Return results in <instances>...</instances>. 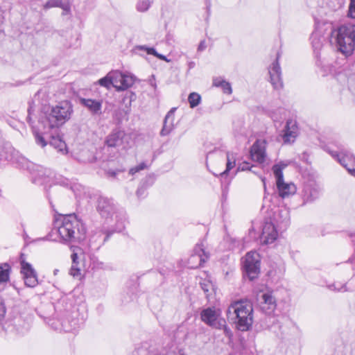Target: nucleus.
Returning <instances> with one entry per match:
<instances>
[{"label":"nucleus","instance_id":"obj_61","mask_svg":"<svg viewBox=\"0 0 355 355\" xmlns=\"http://www.w3.org/2000/svg\"><path fill=\"white\" fill-rule=\"evenodd\" d=\"M58 272V270L55 269L54 271H53V273L54 275H57V272Z\"/></svg>","mask_w":355,"mask_h":355},{"label":"nucleus","instance_id":"obj_51","mask_svg":"<svg viewBox=\"0 0 355 355\" xmlns=\"http://www.w3.org/2000/svg\"><path fill=\"white\" fill-rule=\"evenodd\" d=\"M352 98V101L355 104V90H347Z\"/></svg>","mask_w":355,"mask_h":355},{"label":"nucleus","instance_id":"obj_17","mask_svg":"<svg viewBox=\"0 0 355 355\" xmlns=\"http://www.w3.org/2000/svg\"><path fill=\"white\" fill-rule=\"evenodd\" d=\"M261 240L266 244L273 243L277 238L275 226L270 222H266L263 226Z\"/></svg>","mask_w":355,"mask_h":355},{"label":"nucleus","instance_id":"obj_10","mask_svg":"<svg viewBox=\"0 0 355 355\" xmlns=\"http://www.w3.org/2000/svg\"><path fill=\"white\" fill-rule=\"evenodd\" d=\"M21 274L27 287L34 288L38 284L37 275L32 265L24 260L20 261Z\"/></svg>","mask_w":355,"mask_h":355},{"label":"nucleus","instance_id":"obj_26","mask_svg":"<svg viewBox=\"0 0 355 355\" xmlns=\"http://www.w3.org/2000/svg\"><path fill=\"white\" fill-rule=\"evenodd\" d=\"M132 355H159L154 347H150L148 343H144L137 347ZM180 355H186L181 352Z\"/></svg>","mask_w":355,"mask_h":355},{"label":"nucleus","instance_id":"obj_47","mask_svg":"<svg viewBox=\"0 0 355 355\" xmlns=\"http://www.w3.org/2000/svg\"><path fill=\"white\" fill-rule=\"evenodd\" d=\"M207 48L206 42L205 40H202L198 46V52H202Z\"/></svg>","mask_w":355,"mask_h":355},{"label":"nucleus","instance_id":"obj_48","mask_svg":"<svg viewBox=\"0 0 355 355\" xmlns=\"http://www.w3.org/2000/svg\"><path fill=\"white\" fill-rule=\"evenodd\" d=\"M239 169L241 171L250 170V164L248 162H243L239 166Z\"/></svg>","mask_w":355,"mask_h":355},{"label":"nucleus","instance_id":"obj_15","mask_svg":"<svg viewBox=\"0 0 355 355\" xmlns=\"http://www.w3.org/2000/svg\"><path fill=\"white\" fill-rule=\"evenodd\" d=\"M209 258V254L205 250L203 244L197 243L193 248V254L189 259V263H192L194 261L198 260L199 263L197 266H192V268H198L202 266L208 259Z\"/></svg>","mask_w":355,"mask_h":355},{"label":"nucleus","instance_id":"obj_3","mask_svg":"<svg viewBox=\"0 0 355 355\" xmlns=\"http://www.w3.org/2000/svg\"><path fill=\"white\" fill-rule=\"evenodd\" d=\"M227 315L234 320L238 329L248 331L253 323L252 304L248 300L234 301L229 306Z\"/></svg>","mask_w":355,"mask_h":355},{"label":"nucleus","instance_id":"obj_35","mask_svg":"<svg viewBox=\"0 0 355 355\" xmlns=\"http://www.w3.org/2000/svg\"><path fill=\"white\" fill-rule=\"evenodd\" d=\"M42 105H46L49 102V95L47 90H38L34 96V101H40Z\"/></svg>","mask_w":355,"mask_h":355},{"label":"nucleus","instance_id":"obj_32","mask_svg":"<svg viewBox=\"0 0 355 355\" xmlns=\"http://www.w3.org/2000/svg\"><path fill=\"white\" fill-rule=\"evenodd\" d=\"M10 270L9 264L4 263L3 266H0V284L9 281Z\"/></svg>","mask_w":355,"mask_h":355},{"label":"nucleus","instance_id":"obj_1","mask_svg":"<svg viewBox=\"0 0 355 355\" xmlns=\"http://www.w3.org/2000/svg\"><path fill=\"white\" fill-rule=\"evenodd\" d=\"M55 227L63 243H76L84 240L86 228L75 214L60 215L55 218Z\"/></svg>","mask_w":355,"mask_h":355},{"label":"nucleus","instance_id":"obj_44","mask_svg":"<svg viewBox=\"0 0 355 355\" xmlns=\"http://www.w3.org/2000/svg\"><path fill=\"white\" fill-rule=\"evenodd\" d=\"M348 16L351 18L355 19V0H350Z\"/></svg>","mask_w":355,"mask_h":355},{"label":"nucleus","instance_id":"obj_33","mask_svg":"<svg viewBox=\"0 0 355 355\" xmlns=\"http://www.w3.org/2000/svg\"><path fill=\"white\" fill-rule=\"evenodd\" d=\"M212 85L215 87H221V89H232L231 84L222 77L214 78Z\"/></svg>","mask_w":355,"mask_h":355},{"label":"nucleus","instance_id":"obj_58","mask_svg":"<svg viewBox=\"0 0 355 355\" xmlns=\"http://www.w3.org/2000/svg\"><path fill=\"white\" fill-rule=\"evenodd\" d=\"M174 116H175V114L173 115V116L169 120V123H171V124H174Z\"/></svg>","mask_w":355,"mask_h":355},{"label":"nucleus","instance_id":"obj_25","mask_svg":"<svg viewBox=\"0 0 355 355\" xmlns=\"http://www.w3.org/2000/svg\"><path fill=\"white\" fill-rule=\"evenodd\" d=\"M177 107H172L166 114L163 122V127L160 131L161 136H166L171 133L174 128V124L169 123V120L175 114Z\"/></svg>","mask_w":355,"mask_h":355},{"label":"nucleus","instance_id":"obj_53","mask_svg":"<svg viewBox=\"0 0 355 355\" xmlns=\"http://www.w3.org/2000/svg\"><path fill=\"white\" fill-rule=\"evenodd\" d=\"M227 193H228L227 187H226L223 190V198H224L225 199H226V198H227Z\"/></svg>","mask_w":355,"mask_h":355},{"label":"nucleus","instance_id":"obj_28","mask_svg":"<svg viewBox=\"0 0 355 355\" xmlns=\"http://www.w3.org/2000/svg\"><path fill=\"white\" fill-rule=\"evenodd\" d=\"M72 264L70 268L69 274L73 277H78L81 275V268L78 261V256L76 252H73L71 256Z\"/></svg>","mask_w":355,"mask_h":355},{"label":"nucleus","instance_id":"obj_42","mask_svg":"<svg viewBox=\"0 0 355 355\" xmlns=\"http://www.w3.org/2000/svg\"><path fill=\"white\" fill-rule=\"evenodd\" d=\"M6 309L3 300L0 297V326L3 325V322L5 319Z\"/></svg>","mask_w":355,"mask_h":355},{"label":"nucleus","instance_id":"obj_30","mask_svg":"<svg viewBox=\"0 0 355 355\" xmlns=\"http://www.w3.org/2000/svg\"><path fill=\"white\" fill-rule=\"evenodd\" d=\"M62 325L65 331H71L78 327V322L74 318L70 320L69 318H66L62 321Z\"/></svg>","mask_w":355,"mask_h":355},{"label":"nucleus","instance_id":"obj_5","mask_svg":"<svg viewBox=\"0 0 355 355\" xmlns=\"http://www.w3.org/2000/svg\"><path fill=\"white\" fill-rule=\"evenodd\" d=\"M17 162L19 167L30 173L33 184L42 185L49 181L48 171L43 166L30 162L24 157H19Z\"/></svg>","mask_w":355,"mask_h":355},{"label":"nucleus","instance_id":"obj_60","mask_svg":"<svg viewBox=\"0 0 355 355\" xmlns=\"http://www.w3.org/2000/svg\"><path fill=\"white\" fill-rule=\"evenodd\" d=\"M21 85V82L18 83L15 86L19 87Z\"/></svg>","mask_w":355,"mask_h":355},{"label":"nucleus","instance_id":"obj_19","mask_svg":"<svg viewBox=\"0 0 355 355\" xmlns=\"http://www.w3.org/2000/svg\"><path fill=\"white\" fill-rule=\"evenodd\" d=\"M261 298L263 302H261V309L266 314L272 313L277 306L276 300L271 293H264Z\"/></svg>","mask_w":355,"mask_h":355},{"label":"nucleus","instance_id":"obj_9","mask_svg":"<svg viewBox=\"0 0 355 355\" xmlns=\"http://www.w3.org/2000/svg\"><path fill=\"white\" fill-rule=\"evenodd\" d=\"M97 211L104 218H109L114 215L118 218V212H116V205L111 198L104 196H100L97 200L96 205Z\"/></svg>","mask_w":355,"mask_h":355},{"label":"nucleus","instance_id":"obj_46","mask_svg":"<svg viewBox=\"0 0 355 355\" xmlns=\"http://www.w3.org/2000/svg\"><path fill=\"white\" fill-rule=\"evenodd\" d=\"M121 171H121V170L114 171V170H112V169H108V170L105 171V174L108 177L115 178L116 175H117V173L119 172H121Z\"/></svg>","mask_w":355,"mask_h":355},{"label":"nucleus","instance_id":"obj_20","mask_svg":"<svg viewBox=\"0 0 355 355\" xmlns=\"http://www.w3.org/2000/svg\"><path fill=\"white\" fill-rule=\"evenodd\" d=\"M125 137L124 131L114 129L106 138L105 143L109 147H117L122 145Z\"/></svg>","mask_w":355,"mask_h":355},{"label":"nucleus","instance_id":"obj_29","mask_svg":"<svg viewBox=\"0 0 355 355\" xmlns=\"http://www.w3.org/2000/svg\"><path fill=\"white\" fill-rule=\"evenodd\" d=\"M314 51H319L322 46L323 37L318 32H313L310 37Z\"/></svg>","mask_w":355,"mask_h":355},{"label":"nucleus","instance_id":"obj_43","mask_svg":"<svg viewBox=\"0 0 355 355\" xmlns=\"http://www.w3.org/2000/svg\"><path fill=\"white\" fill-rule=\"evenodd\" d=\"M146 167H147L146 164L144 162H142V163L139 164L138 166L131 168L129 171V173L130 175H134L136 173H137L141 170H144Z\"/></svg>","mask_w":355,"mask_h":355},{"label":"nucleus","instance_id":"obj_14","mask_svg":"<svg viewBox=\"0 0 355 355\" xmlns=\"http://www.w3.org/2000/svg\"><path fill=\"white\" fill-rule=\"evenodd\" d=\"M297 136V126L295 121L288 119L282 131L281 137L284 144L294 142Z\"/></svg>","mask_w":355,"mask_h":355},{"label":"nucleus","instance_id":"obj_18","mask_svg":"<svg viewBox=\"0 0 355 355\" xmlns=\"http://www.w3.org/2000/svg\"><path fill=\"white\" fill-rule=\"evenodd\" d=\"M250 155L252 159L263 163L265 161V141L257 140L250 148Z\"/></svg>","mask_w":355,"mask_h":355},{"label":"nucleus","instance_id":"obj_11","mask_svg":"<svg viewBox=\"0 0 355 355\" xmlns=\"http://www.w3.org/2000/svg\"><path fill=\"white\" fill-rule=\"evenodd\" d=\"M321 193L320 185L315 181H308L302 190L303 205L311 203L318 199Z\"/></svg>","mask_w":355,"mask_h":355},{"label":"nucleus","instance_id":"obj_41","mask_svg":"<svg viewBox=\"0 0 355 355\" xmlns=\"http://www.w3.org/2000/svg\"><path fill=\"white\" fill-rule=\"evenodd\" d=\"M150 6V0H139L137 9L141 12L146 11Z\"/></svg>","mask_w":355,"mask_h":355},{"label":"nucleus","instance_id":"obj_34","mask_svg":"<svg viewBox=\"0 0 355 355\" xmlns=\"http://www.w3.org/2000/svg\"><path fill=\"white\" fill-rule=\"evenodd\" d=\"M137 49H140V50H144L147 52L148 54L153 55L162 60L166 61V62L168 61L165 55L158 53L154 48L147 47L146 46H137Z\"/></svg>","mask_w":355,"mask_h":355},{"label":"nucleus","instance_id":"obj_4","mask_svg":"<svg viewBox=\"0 0 355 355\" xmlns=\"http://www.w3.org/2000/svg\"><path fill=\"white\" fill-rule=\"evenodd\" d=\"M330 42L345 56L351 55L355 47V26L345 24L332 29Z\"/></svg>","mask_w":355,"mask_h":355},{"label":"nucleus","instance_id":"obj_23","mask_svg":"<svg viewBox=\"0 0 355 355\" xmlns=\"http://www.w3.org/2000/svg\"><path fill=\"white\" fill-rule=\"evenodd\" d=\"M80 103L87 107L92 115H99L101 114V102L91 98H80Z\"/></svg>","mask_w":355,"mask_h":355},{"label":"nucleus","instance_id":"obj_27","mask_svg":"<svg viewBox=\"0 0 355 355\" xmlns=\"http://www.w3.org/2000/svg\"><path fill=\"white\" fill-rule=\"evenodd\" d=\"M55 7L61 8L63 10L62 15L68 14L70 12V6L68 3H63L62 0H49L44 5L45 10Z\"/></svg>","mask_w":355,"mask_h":355},{"label":"nucleus","instance_id":"obj_22","mask_svg":"<svg viewBox=\"0 0 355 355\" xmlns=\"http://www.w3.org/2000/svg\"><path fill=\"white\" fill-rule=\"evenodd\" d=\"M275 221L278 227L283 230L287 229L290 225V211L286 208L279 209L275 216Z\"/></svg>","mask_w":355,"mask_h":355},{"label":"nucleus","instance_id":"obj_56","mask_svg":"<svg viewBox=\"0 0 355 355\" xmlns=\"http://www.w3.org/2000/svg\"><path fill=\"white\" fill-rule=\"evenodd\" d=\"M196 64L194 62H189V69L193 68L195 67Z\"/></svg>","mask_w":355,"mask_h":355},{"label":"nucleus","instance_id":"obj_64","mask_svg":"<svg viewBox=\"0 0 355 355\" xmlns=\"http://www.w3.org/2000/svg\"><path fill=\"white\" fill-rule=\"evenodd\" d=\"M122 212H123V211H120V212H119V214H120V215H121V214H122Z\"/></svg>","mask_w":355,"mask_h":355},{"label":"nucleus","instance_id":"obj_38","mask_svg":"<svg viewBox=\"0 0 355 355\" xmlns=\"http://www.w3.org/2000/svg\"><path fill=\"white\" fill-rule=\"evenodd\" d=\"M327 288L333 291L337 292H346V291H352V289L348 288L346 284H341L340 283L336 282L327 286Z\"/></svg>","mask_w":355,"mask_h":355},{"label":"nucleus","instance_id":"obj_49","mask_svg":"<svg viewBox=\"0 0 355 355\" xmlns=\"http://www.w3.org/2000/svg\"><path fill=\"white\" fill-rule=\"evenodd\" d=\"M148 83H149V85L151 87L156 88L157 85H156L155 77L153 75L151 76V78H150L148 80Z\"/></svg>","mask_w":355,"mask_h":355},{"label":"nucleus","instance_id":"obj_7","mask_svg":"<svg viewBox=\"0 0 355 355\" xmlns=\"http://www.w3.org/2000/svg\"><path fill=\"white\" fill-rule=\"evenodd\" d=\"M112 86L114 89H129L137 83H146V80H141L133 73L125 71L112 70L110 71Z\"/></svg>","mask_w":355,"mask_h":355},{"label":"nucleus","instance_id":"obj_2","mask_svg":"<svg viewBox=\"0 0 355 355\" xmlns=\"http://www.w3.org/2000/svg\"><path fill=\"white\" fill-rule=\"evenodd\" d=\"M73 106L70 101H63L51 107L49 112L40 114L38 122L44 129L56 132L60 126L71 118Z\"/></svg>","mask_w":355,"mask_h":355},{"label":"nucleus","instance_id":"obj_16","mask_svg":"<svg viewBox=\"0 0 355 355\" xmlns=\"http://www.w3.org/2000/svg\"><path fill=\"white\" fill-rule=\"evenodd\" d=\"M51 132L49 136V144L56 149L58 152L62 154L67 153V147L65 141L62 139V137L59 135V129L55 132V130H51Z\"/></svg>","mask_w":355,"mask_h":355},{"label":"nucleus","instance_id":"obj_50","mask_svg":"<svg viewBox=\"0 0 355 355\" xmlns=\"http://www.w3.org/2000/svg\"><path fill=\"white\" fill-rule=\"evenodd\" d=\"M145 193V189L144 188H139L137 191V195L138 197L143 196Z\"/></svg>","mask_w":355,"mask_h":355},{"label":"nucleus","instance_id":"obj_52","mask_svg":"<svg viewBox=\"0 0 355 355\" xmlns=\"http://www.w3.org/2000/svg\"><path fill=\"white\" fill-rule=\"evenodd\" d=\"M3 21H4L3 12L0 8V26L3 23Z\"/></svg>","mask_w":355,"mask_h":355},{"label":"nucleus","instance_id":"obj_31","mask_svg":"<svg viewBox=\"0 0 355 355\" xmlns=\"http://www.w3.org/2000/svg\"><path fill=\"white\" fill-rule=\"evenodd\" d=\"M117 221L119 223V225L116 227L115 230H104L103 232V234H105V236L103 239V243L107 241L110 236L116 232H121L122 231L125 226H124V222L123 221V218H120L119 220H117Z\"/></svg>","mask_w":355,"mask_h":355},{"label":"nucleus","instance_id":"obj_21","mask_svg":"<svg viewBox=\"0 0 355 355\" xmlns=\"http://www.w3.org/2000/svg\"><path fill=\"white\" fill-rule=\"evenodd\" d=\"M41 127L38 129L33 128V135L35 137V143L42 148L45 147L48 144L47 139L51 131L48 128L44 129L43 125H40Z\"/></svg>","mask_w":355,"mask_h":355},{"label":"nucleus","instance_id":"obj_39","mask_svg":"<svg viewBox=\"0 0 355 355\" xmlns=\"http://www.w3.org/2000/svg\"><path fill=\"white\" fill-rule=\"evenodd\" d=\"M95 85H98L101 87L109 89L112 86V81L110 78V72L107 73L105 76L99 79L94 83Z\"/></svg>","mask_w":355,"mask_h":355},{"label":"nucleus","instance_id":"obj_62","mask_svg":"<svg viewBox=\"0 0 355 355\" xmlns=\"http://www.w3.org/2000/svg\"><path fill=\"white\" fill-rule=\"evenodd\" d=\"M42 239H43V240H49V238H48V236H46V237H45V238H43Z\"/></svg>","mask_w":355,"mask_h":355},{"label":"nucleus","instance_id":"obj_57","mask_svg":"<svg viewBox=\"0 0 355 355\" xmlns=\"http://www.w3.org/2000/svg\"><path fill=\"white\" fill-rule=\"evenodd\" d=\"M174 116H175V114L173 115V116L169 120V123H171V124H174Z\"/></svg>","mask_w":355,"mask_h":355},{"label":"nucleus","instance_id":"obj_36","mask_svg":"<svg viewBox=\"0 0 355 355\" xmlns=\"http://www.w3.org/2000/svg\"><path fill=\"white\" fill-rule=\"evenodd\" d=\"M200 288L204 291L207 297H209L210 295H211L212 291H214V286L212 283L209 280H203L200 283Z\"/></svg>","mask_w":355,"mask_h":355},{"label":"nucleus","instance_id":"obj_45","mask_svg":"<svg viewBox=\"0 0 355 355\" xmlns=\"http://www.w3.org/2000/svg\"><path fill=\"white\" fill-rule=\"evenodd\" d=\"M31 115H32V107L30 106L28 109V116L26 117V121L28 122V123L32 126L33 129V128H35L33 125V123L34 121H33L32 119V117H31Z\"/></svg>","mask_w":355,"mask_h":355},{"label":"nucleus","instance_id":"obj_24","mask_svg":"<svg viewBox=\"0 0 355 355\" xmlns=\"http://www.w3.org/2000/svg\"><path fill=\"white\" fill-rule=\"evenodd\" d=\"M329 154L331 155V156L334 158H336V159L338 161V162L345 167L347 171L352 175L355 176V168H349L348 166V164L347 161L349 160L352 158V156L347 155L344 151H340V153H337L336 151H329Z\"/></svg>","mask_w":355,"mask_h":355},{"label":"nucleus","instance_id":"obj_63","mask_svg":"<svg viewBox=\"0 0 355 355\" xmlns=\"http://www.w3.org/2000/svg\"><path fill=\"white\" fill-rule=\"evenodd\" d=\"M140 86H141V87H145V86H146V85H145V84H141V85H140Z\"/></svg>","mask_w":355,"mask_h":355},{"label":"nucleus","instance_id":"obj_6","mask_svg":"<svg viewBox=\"0 0 355 355\" xmlns=\"http://www.w3.org/2000/svg\"><path fill=\"white\" fill-rule=\"evenodd\" d=\"M288 166L287 164L281 162L272 166V171L276 178L277 189L279 196L282 198H288L296 192V187L293 183H286L284 180L283 169Z\"/></svg>","mask_w":355,"mask_h":355},{"label":"nucleus","instance_id":"obj_13","mask_svg":"<svg viewBox=\"0 0 355 355\" xmlns=\"http://www.w3.org/2000/svg\"><path fill=\"white\" fill-rule=\"evenodd\" d=\"M280 57L279 53H277L276 60L272 63L269 69V74L270 83L274 89H280L283 87V83L282 80V69L279 63Z\"/></svg>","mask_w":355,"mask_h":355},{"label":"nucleus","instance_id":"obj_55","mask_svg":"<svg viewBox=\"0 0 355 355\" xmlns=\"http://www.w3.org/2000/svg\"><path fill=\"white\" fill-rule=\"evenodd\" d=\"M64 302V300H62L61 302H58V303L56 304V306H55V309H56V310L59 309V310L61 311V309H60V305L61 302H62V303H63Z\"/></svg>","mask_w":355,"mask_h":355},{"label":"nucleus","instance_id":"obj_12","mask_svg":"<svg viewBox=\"0 0 355 355\" xmlns=\"http://www.w3.org/2000/svg\"><path fill=\"white\" fill-rule=\"evenodd\" d=\"M219 317V313L217 312L214 307H207L204 309L200 313V318L202 322L210 327L219 328L220 326H225V320L223 323L217 322Z\"/></svg>","mask_w":355,"mask_h":355},{"label":"nucleus","instance_id":"obj_8","mask_svg":"<svg viewBox=\"0 0 355 355\" xmlns=\"http://www.w3.org/2000/svg\"><path fill=\"white\" fill-rule=\"evenodd\" d=\"M260 256L257 252H248L243 263L244 277H248L250 281L257 278L260 273Z\"/></svg>","mask_w":355,"mask_h":355},{"label":"nucleus","instance_id":"obj_59","mask_svg":"<svg viewBox=\"0 0 355 355\" xmlns=\"http://www.w3.org/2000/svg\"><path fill=\"white\" fill-rule=\"evenodd\" d=\"M225 92H226L227 94H232V89H230V90H225Z\"/></svg>","mask_w":355,"mask_h":355},{"label":"nucleus","instance_id":"obj_37","mask_svg":"<svg viewBox=\"0 0 355 355\" xmlns=\"http://www.w3.org/2000/svg\"><path fill=\"white\" fill-rule=\"evenodd\" d=\"M200 101L201 96L197 92H191L188 96V102L192 108L198 106Z\"/></svg>","mask_w":355,"mask_h":355},{"label":"nucleus","instance_id":"obj_54","mask_svg":"<svg viewBox=\"0 0 355 355\" xmlns=\"http://www.w3.org/2000/svg\"><path fill=\"white\" fill-rule=\"evenodd\" d=\"M261 181H262V182L263 184L264 191H265V193H266V178L261 177Z\"/></svg>","mask_w":355,"mask_h":355},{"label":"nucleus","instance_id":"obj_40","mask_svg":"<svg viewBox=\"0 0 355 355\" xmlns=\"http://www.w3.org/2000/svg\"><path fill=\"white\" fill-rule=\"evenodd\" d=\"M235 166V160H232V158L230 157V154L229 152L227 153V164H226V169L220 173V175L221 177H223L225 175H227L229 171L232 169Z\"/></svg>","mask_w":355,"mask_h":355}]
</instances>
